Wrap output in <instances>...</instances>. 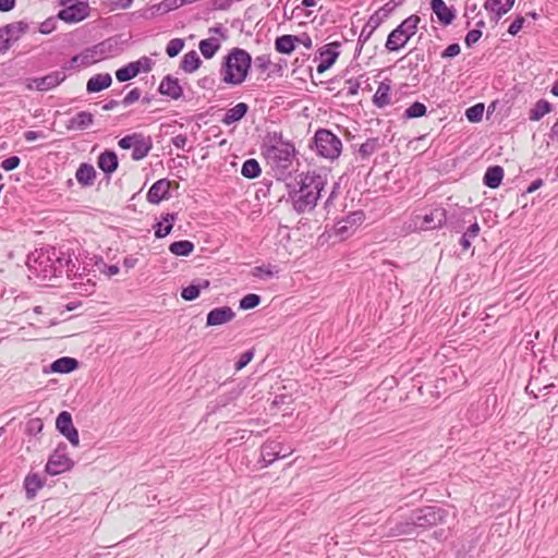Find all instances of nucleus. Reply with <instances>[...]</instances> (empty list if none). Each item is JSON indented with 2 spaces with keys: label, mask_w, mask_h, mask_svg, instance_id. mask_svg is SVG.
I'll return each mask as SVG.
<instances>
[{
  "label": "nucleus",
  "mask_w": 558,
  "mask_h": 558,
  "mask_svg": "<svg viewBox=\"0 0 558 558\" xmlns=\"http://www.w3.org/2000/svg\"><path fill=\"white\" fill-rule=\"evenodd\" d=\"M553 106L546 99H539L530 110L529 118L531 121H539L545 114L549 113Z\"/></svg>",
  "instance_id": "obj_33"
},
{
  "label": "nucleus",
  "mask_w": 558,
  "mask_h": 558,
  "mask_svg": "<svg viewBox=\"0 0 558 558\" xmlns=\"http://www.w3.org/2000/svg\"><path fill=\"white\" fill-rule=\"evenodd\" d=\"M254 352L252 350L245 351L241 354L240 359L235 363V369L240 371L244 368L253 359Z\"/></svg>",
  "instance_id": "obj_54"
},
{
  "label": "nucleus",
  "mask_w": 558,
  "mask_h": 558,
  "mask_svg": "<svg viewBox=\"0 0 558 558\" xmlns=\"http://www.w3.org/2000/svg\"><path fill=\"white\" fill-rule=\"evenodd\" d=\"M484 113V105L483 104H476L465 111V117L470 122H478L482 120Z\"/></svg>",
  "instance_id": "obj_47"
},
{
  "label": "nucleus",
  "mask_w": 558,
  "mask_h": 558,
  "mask_svg": "<svg viewBox=\"0 0 558 558\" xmlns=\"http://www.w3.org/2000/svg\"><path fill=\"white\" fill-rule=\"evenodd\" d=\"M179 8L178 0H163L159 3L149 5L147 8H144L142 10H138L133 13L134 16L144 19V20H151L158 15H163L170 11H173Z\"/></svg>",
  "instance_id": "obj_10"
},
{
  "label": "nucleus",
  "mask_w": 558,
  "mask_h": 558,
  "mask_svg": "<svg viewBox=\"0 0 558 558\" xmlns=\"http://www.w3.org/2000/svg\"><path fill=\"white\" fill-rule=\"evenodd\" d=\"M138 134L140 133H133V134H130V135H126L124 137H122L120 141H119V146L122 148V149H130V148H133L134 146V143L136 141V138H138Z\"/></svg>",
  "instance_id": "obj_56"
},
{
  "label": "nucleus",
  "mask_w": 558,
  "mask_h": 558,
  "mask_svg": "<svg viewBox=\"0 0 558 558\" xmlns=\"http://www.w3.org/2000/svg\"><path fill=\"white\" fill-rule=\"evenodd\" d=\"M241 173L247 179H255L260 174V167L257 160L247 159L244 161Z\"/></svg>",
  "instance_id": "obj_43"
},
{
  "label": "nucleus",
  "mask_w": 558,
  "mask_h": 558,
  "mask_svg": "<svg viewBox=\"0 0 558 558\" xmlns=\"http://www.w3.org/2000/svg\"><path fill=\"white\" fill-rule=\"evenodd\" d=\"M142 93H141V89L140 88H133L132 90H130L126 96L124 97V99L122 100V104L128 107L134 102H136L140 97H141Z\"/></svg>",
  "instance_id": "obj_58"
},
{
  "label": "nucleus",
  "mask_w": 558,
  "mask_h": 558,
  "mask_svg": "<svg viewBox=\"0 0 558 558\" xmlns=\"http://www.w3.org/2000/svg\"><path fill=\"white\" fill-rule=\"evenodd\" d=\"M482 37V31L481 29H471L468 32L466 36H465V45L468 47H472L474 44H476L480 38Z\"/></svg>",
  "instance_id": "obj_57"
},
{
  "label": "nucleus",
  "mask_w": 558,
  "mask_h": 558,
  "mask_svg": "<svg viewBox=\"0 0 558 558\" xmlns=\"http://www.w3.org/2000/svg\"><path fill=\"white\" fill-rule=\"evenodd\" d=\"M339 46H340V44L335 41V43L325 45L324 47H322L319 49L320 62L317 65L318 73H324L325 71H327L329 68L332 66V64L336 62L337 58L339 57V52L331 48L332 47L337 48Z\"/></svg>",
  "instance_id": "obj_16"
},
{
  "label": "nucleus",
  "mask_w": 558,
  "mask_h": 558,
  "mask_svg": "<svg viewBox=\"0 0 558 558\" xmlns=\"http://www.w3.org/2000/svg\"><path fill=\"white\" fill-rule=\"evenodd\" d=\"M75 178L84 186H89L96 178L95 168L89 163H82L76 170Z\"/></svg>",
  "instance_id": "obj_27"
},
{
  "label": "nucleus",
  "mask_w": 558,
  "mask_h": 558,
  "mask_svg": "<svg viewBox=\"0 0 558 558\" xmlns=\"http://www.w3.org/2000/svg\"><path fill=\"white\" fill-rule=\"evenodd\" d=\"M74 0H61L64 8L59 11L58 17L66 23H77L88 16L89 5L87 2H73Z\"/></svg>",
  "instance_id": "obj_7"
},
{
  "label": "nucleus",
  "mask_w": 558,
  "mask_h": 558,
  "mask_svg": "<svg viewBox=\"0 0 558 558\" xmlns=\"http://www.w3.org/2000/svg\"><path fill=\"white\" fill-rule=\"evenodd\" d=\"M65 78L66 75L64 71L61 70L51 72L43 77L34 78L33 84L36 89L40 92H47L60 85Z\"/></svg>",
  "instance_id": "obj_13"
},
{
  "label": "nucleus",
  "mask_w": 558,
  "mask_h": 558,
  "mask_svg": "<svg viewBox=\"0 0 558 558\" xmlns=\"http://www.w3.org/2000/svg\"><path fill=\"white\" fill-rule=\"evenodd\" d=\"M299 40L294 35H282L277 37L275 48L280 53H291L295 48V43Z\"/></svg>",
  "instance_id": "obj_30"
},
{
  "label": "nucleus",
  "mask_w": 558,
  "mask_h": 558,
  "mask_svg": "<svg viewBox=\"0 0 558 558\" xmlns=\"http://www.w3.org/2000/svg\"><path fill=\"white\" fill-rule=\"evenodd\" d=\"M116 47H117V43L114 40L107 39V40H104V41L93 46L90 49L98 62L102 59L113 56V53L116 51Z\"/></svg>",
  "instance_id": "obj_23"
},
{
  "label": "nucleus",
  "mask_w": 558,
  "mask_h": 558,
  "mask_svg": "<svg viewBox=\"0 0 558 558\" xmlns=\"http://www.w3.org/2000/svg\"><path fill=\"white\" fill-rule=\"evenodd\" d=\"M426 106L422 102H413L405 111L403 117L407 119L421 118L426 114Z\"/></svg>",
  "instance_id": "obj_46"
},
{
  "label": "nucleus",
  "mask_w": 558,
  "mask_h": 558,
  "mask_svg": "<svg viewBox=\"0 0 558 558\" xmlns=\"http://www.w3.org/2000/svg\"><path fill=\"white\" fill-rule=\"evenodd\" d=\"M235 317L234 311L229 306L216 307L207 314V326H219L231 322Z\"/></svg>",
  "instance_id": "obj_15"
},
{
  "label": "nucleus",
  "mask_w": 558,
  "mask_h": 558,
  "mask_svg": "<svg viewBox=\"0 0 558 558\" xmlns=\"http://www.w3.org/2000/svg\"><path fill=\"white\" fill-rule=\"evenodd\" d=\"M524 17L522 16H518L509 26L508 28V33L510 35H517L523 27V24H524Z\"/></svg>",
  "instance_id": "obj_63"
},
{
  "label": "nucleus",
  "mask_w": 558,
  "mask_h": 558,
  "mask_svg": "<svg viewBox=\"0 0 558 558\" xmlns=\"http://www.w3.org/2000/svg\"><path fill=\"white\" fill-rule=\"evenodd\" d=\"M153 148V141L149 136H145L142 133L138 134V138H136L133 151H132V158L134 160H142L144 159L149 151Z\"/></svg>",
  "instance_id": "obj_20"
},
{
  "label": "nucleus",
  "mask_w": 558,
  "mask_h": 558,
  "mask_svg": "<svg viewBox=\"0 0 558 558\" xmlns=\"http://www.w3.org/2000/svg\"><path fill=\"white\" fill-rule=\"evenodd\" d=\"M44 428V423L41 418L34 417L27 421L26 423V433L28 435H37L39 434Z\"/></svg>",
  "instance_id": "obj_50"
},
{
  "label": "nucleus",
  "mask_w": 558,
  "mask_h": 558,
  "mask_svg": "<svg viewBox=\"0 0 558 558\" xmlns=\"http://www.w3.org/2000/svg\"><path fill=\"white\" fill-rule=\"evenodd\" d=\"M51 248L40 250L34 257H28V266L44 279L56 277V268L51 256Z\"/></svg>",
  "instance_id": "obj_8"
},
{
  "label": "nucleus",
  "mask_w": 558,
  "mask_h": 558,
  "mask_svg": "<svg viewBox=\"0 0 558 558\" xmlns=\"http://www.w3.org/2000/svg\"><path fill=\"white\" fill-rule=\"evenodd\" d=\"M314 143L317 154L326 159L335 160L341 154L342 142L329 130L319 129L316 131Z\"/></svg>",
  "instance_id": "obj_6"
},
{
  "label": "nucleus",
  "mask_w": 558,
  "mask_h": 558,
  "mask_svg": "<svg viewBox=\"0 0 558 558\" xmlns=\"http://www.w3.org/2000/svg\"><path fill=\"white\" fill-rule=\"evenodd\" d=\"M170 181L160 179L156 181L147 192L146 198L150 204H159L169 198Z\"/></svg>",
  "instance_id": "obj_14"
},
{
  "label": "nucleus",
  "mask_w": 558,
  "mask_h": 558,
  "mask_svg": "<svg viewBox=\"0 0 558 558\" xmlns=\"http://www.w3.org/2000/svg\"><path fill=\"white\" fill-rule=\"evenodd\" d=\"M72 465L73 462L64 452V448L57 449L48 459L46 472L50 475H58L70 470Z\"/></svg>",
  "instance_id": "obj_9"
},
{
  "label": "nucleus",
  "mask_w": 558,
  "mask_h": 558,
  "mask_svg": "<svg viewBox=\"0 0 558 558\" xmlns=\"http://www.w3.org/2000/svg\"><path fill=\"white\" fill-rule=\"evenodd\" d=\"M379 21L372 16L365 26L362 28V32L357 39V45L363 46L372 36L374 31L378 27Z\"/></svg>",
  "instance_id": "obj_42"
},
{
  "label": "nucleus",
  "mask_w": 558,
  "mask_h": 558,
  "mask_svg": "<svg viewBox=\"0 0 558 558\" xmlns=\"http://www.w3.org/2000/svg\"><path fill=\"white\" fill-rule=\"evenodd\" d=\"M447 221V213L444 208L437 207L422 217L420 228L423 230H434L441 228Z\"/></svg>",
  "instance_id": "obj_12"
},
{
  "label": "nucleus",
  "mask_w": 558,
  "mask_h": 558,
  "mask_svg": "<svg viewBox=\"0 0 558 558\" xmlns=\"http://www.w3.org/2000/svg\"><path fill=\"white\" fill-rule=\"evenodd\" d=\"M199 50L206 59L213 58L220 48V44L216 38H207L201 40Z\"/></svg>",
  "instance_id": "obj_39"
},
{
  "label": "nucleus",
  "mask_w": 558,
  "mask_h": 558,
  "mask_svg": "<svg viewBox=\"0 0 558 558\" xmlns=\"http://www.w3.org/2000/svg\"><path fill=\"white\" fill-rule=\"evenodd\" d=\"M379 148L378 138H368L365 143H363L359 148V154L363 159L372 156Z\"/></svg>",
  "instance_id": "obj_45"
},
{
  "label": "nucleus",
  "mask_w": 558,
  "mask_h": 558,
  "mask_svg": "<svg viewBox=\"0 0 558 558\" xmlns=\"http://www.w3.org/2000/svg\"><path fill=\"white\" fill-rule=\"evenodd\" d=\"M461 51L459 44H451L449 45L442 52L441 58L442 59H449L457 57Z\"/></svg>",
  "instance_id": "obj_61"
},
{
  "label": "nucleus",
  "mask_w": 558,
  "mask_h": 558,
  "mask_svg": "<svg viewBox=\"0 0 558 558\" xmlns=\"http://www.w3.org/2000/svg\"><path fill=\"white\" fill-rule=\"evenodd\" d=\"M111 83L112 77L109 73H99L88 80L86 84V90L88 93H98L108 88Z\"/></svg>",
  "instance_id": "obj_22"
},
{
  "label": "nucleus",
  "mask_w": 558,
  "mask_h": 558,
  "mask_svg": "<svg viewBox=\"0 0 558 558\" xmlns=\"http://www.w3.org/2000/svg\"><path fill=\"white\" fill-rule=\"evenodd\" d=\"M56 427L59 430L60 434L64 435V433L69 432L74 427L72 422V416L69 412L62 411L57 420H56Z\"/></svg>",
  "instance_id": "obj_44"
},
{
  "label": "nucleus",
  "mask_w": 558,
  "mask_h": 558,
  "mask_svg": "<svg viewBox=\"0 0 558 558\" xmlns=\"http://www.w3.org/2000/svg\"><path fill=\"white\" fill-rule=\"evenodd\" d=\"M278 271L274 267L257 266L252 270V275L259 279H267L274 277Z\"/></svg>",
  "instance_id": "obj_51"
},
{
  "label": "nucleus",
  "mask_w": 558,
  "mask_h": 558,
  "mask_svg": "<svg viewBox=\"0 0 558 558\" xmlns=\"http://www.w3.org/2000/svg\"><path fill=\"white\" fill-rule=\"evenodd\" d=\"M77 365L78 363L75 359L63 356L52 362V364L50 365V369L53 373L66 374L74 371L77 367Z\"/></svg>",
  "instance_id": "obj_29"
},
{
  "label": "nucleus",
  "mask_w": 558,
  "mask_h": 558,
  "mask_svg": "<svg viewBox=\"0 0 558 558\" xmlns=\"http://www.w3.org/2000/svg\"><path fill=\"white\" fill-rule=\"evenodd\" d=\"M177 219V214H167L162 217V221L158 222L155 227L156 238H165L172 230V225Z\"/></svg>",
  "instance_id": "obj_32"
},
{
  "label": "nucleus",
  "mask_w": 558,
  "mask_h": 558,
  "mask_svg": "<svg viewBox=\"0 0 558 558\" xmlns=\"http://www.w3.org/2000/svg\"><path fill=\"white\" fill-rule=\"evenodd\" d=\"M430 9L436 14L438 21L444 25H449L456 17L453 8H449L444 0H432Z\"/></svg>",
  "instance_id": "obj_18"
},
{
  "label": "nucleus",
  "mask_w": 558,
  "mask_h": 558,
  "mask_svg": "<svg viewBox=\"0 0 558 558\" xmlns=\"http://www.w3.org/2000/svg\"><path fill=\"white\" fill-rule=\"evenodd\" d=\"M184 47V40L181 38L171 39L166 48V52L170 58L177 57Z\"/></svg>",
  "instance_id": "obj_49"
},
{
  "label": "nucleus",
  "mask_w": 558,
  "mask_h": 558,
  "mask_svg": "<svg viewBox=\"0 0 558 558\" xmlns=\"http://www.w3.org/2000/svg\"><path fill=\"white\" fill-rule=\"evenodd\" d=\"M11 47V38L3 32V28L0 27V53H4Z\"/></svg>",
  "instance_id": "obj_62"
},
{
  "label": "nucleus",
  "mask_w": 558,
  "mask_h": 558,
  "mask_svg": "<svg viewBox=\"0 0 558 558\" xmlns=\"http://www.w3.org/2000/svg\"><path fill=\"white\" fill-rule=\"evenodd\" d=\"M295 149L287 142H281L267 147L264 151L267 165L272 169L277 178L284 177L292 166Z\"/></svg>",
  "instance_id": "obj_4"
},
{
  "label": "nucleus",
  "mask_w": 558,
  "mask_h": 558,
  "mask_svg": "<svg viewBox=\"0 0 558 558\" xmlns=\"http://www.w3.org/2000/svg\"><path fill=\"white\" fill-rule=\"evenodd\" d=\"M252 65L251 54L241 48H233L226 57L220 70L222 81L230 85L242 84Z\"/></svg>",
  "instance_id": "obj_2"
},
{
  "label": "nucleus",
  "mask_w": 558,
  "mask_h": 558,
  "mask_svg": "<svg viewBox=\"0 0 558 558\" xmlns=\"http://www.w3.org/2000/svg\"><path fill=\"white\" fill-rule=\"evenodd\" d=\"M283 446L278 441H267L260 448V458L264 462V466L270 465L275 460L279 458H286L292 453V450L282 451Z\"/></svg>",
  "instance_id": "obj_11"
},
{
  "label": "nucleus",
  "mask_w": 558,
  "mask_h": 558,
  "mask_svg": "<svg viewBox=\"0 0 558 558\" xmlns=\"http://www.w3.org/2000/svg\"><path fill=\"white\" fill-rule=\"evenodd\" d=\"M480 226L477 222L472 223L468 230L460 238V245L463 251H466L471 247L472 240L475 239L480 233Z\"/></svg>",
  "instance_id": "obj_41"
},
{
  "label": "nucleus",
  "mask_w": 558,
  "mask_h": 558,
  "mask_svg": "<svg viewBox=\"0 0 558 558\" xmlns=\"http://www.w3.org/2000/svg\"><path fill=\"white\" fill-rule=\"evenodd\" d=\"M21 160L17 156H11L1 162V168L5 171L14 170L19 167Z\"/></svg>",
  "instance_id": "obj_60"
},
{
  "label": "nucleus",
  "mask_w": 558,
  "mask_h": 558,
  "mask_svg": "<svg viewBox=\"0 0 558 558\" xmlns=\"http://www.w3.org/2000/svg\"><path fill=\"white\" fill-rule=\"evenodd\" d=\"M421 19L418 15H410L398 25L387 38L385 47L388 51H398L407 45L410 38L416 33Z\"/></svg>",
  "instance_id": "obj_5"
},
{
  "label": "nucleus",
  "mask_w": 558,
  "mask_h": 558,
  "mask_svg": "<svg viewBox=\"0 0 558 558\" xmlns=\"http://www.w3.org/2000/svg\"><path fill=\"white\" fill-rule=\"evenodd\" d=\"M3 32L9 35L11 41L17 40L22 34L26 33L28 29V24L24 21H19L14 23L7 24L2 27Z\"/></svg>",
  "instance_id": "obj_36"
},
{
  "label": "nucleus",
  "mask_w": 558,
  "mask_h": 558,
  "mask_svg": "<svg viewBox=\"0 0 558 558\" xmlns=\"http://www.w3.org/2000/svg\"><path fill=\"white\" fill-rule=\"evenodd\" d=\"M390 84L380 82L375 95L373 96V102L378 108H384L390 104Z\"/></svg>",
  "instance_id": "obj_28"
},
{
  "label": "nucleus",
  "mask_w": 558,
  "mask_h": 558,
  "mask_svg": "<svg viewBox=\"0 0 558 558\" xmlns=\"http://www.w3.org/2000/svg\"><path fill=\"white\" fill-rule=\"evenodd\" d=\"M270 64L269 54H260L254 59V65L262 72L266 71Z\"/></svg>",
  "instance_id": "obj_55"
},
{
  "label": "nucleus",
  "mask_w": 558,
  "mask_h": 558,
  "mask_svg": "<svg viewBox=\"0 0 558 558\" xmlns=\"http://www.w3.org/2000/svg\"><path fill=\"white\" fill-rule=\"evenodd\" d=\"M447 511L440 507L427 506L417 509L412 512L408 521L399 523L392 529L390 535L399 536L404 534H411L413 529L418 527H432L440 524L445 521Z\"/></svg>",
  "instance_id": "obj_3"
},
{
  "label": "nucleus",
  "mask_w": 558,
  "mask_h": 558,
  "mask_svg": "<svg viewBox=\"0 0 558 558\" xmlns=\"http://www.w3.org/2000/svg\"><path fill=\"white\" fill-rule=\"evenodd\" d=\"M209 287L208 280H203L202 283L198 284H190L186 288H183L181 291V296L185 301H193L198 298L202 289H207Z\"/></svg>",
  "instance_id": "obj_37"
},
{
  "label": "nucleus",
  "mask_w": 558,
  "mask_h": 558,
  "mask_svg": "<svg viewBox=\"0 0 558 558\" xmlns=\"http://www.w3.org/2000/svg\"><path fill=\"white\" fill-rule=\"evenodd\" d=\"M50 253L52 256L53 268H56V277L62 276L66 264H72L71 256L61 252H57L54 247H51Z\"/></svg>",
  "instance_id": "obj_31"
},
{
  "label": "nucleus",
  "mask_w": 558,
  "mask_h": 558,
  "mask_svg": "<svg viewBox=\"0 0 558 558\" xmlns=\"http://www.w3.org/2000/svg\"><path fill=\"white\" fill-rule=\"evenodd\" d=\"M201 59L195 50H191L184 54L181 61V69L186 73L195 72L201 64Z\"/></svg>",
  "instance_id": "obj_35"
},
{
  "label": "nucleus",
  "mask_w": 558,
  "mask_h": 558,
  "mask_svg": "<svg viewBox=\"0 0 558 558\" xmlns=\"http://www.w3.org/2000/svg\"><path fill=\"white\" fill-rule=\"evenodd\" d=\"M44 483L43 481L40 480L39 475L37 474H31V475H27L25 481H24V488H25V492H26V497L27 499H33L38 489H40L43 487Z\"/></svg>",
  "instance_id": "obj_34"
},
{
  "label": "nucleus",
  "mask_w": 558,
  "mask_h": 558,
  "mask_svg": "<svg viewBox=\"0 0 558 558\" xmlns=\"http://www.w3.org/2000/svg\"><path fill=\"white\" fill-rule=\"evenodd\" d=\"M514 1L515 0H486L484 8L495 14V22H497L504 14L510 11Z\"/></svg>",
  "instance_id": "obj_19"
},
{
  "label": "nucleus",
  "mask_w": 558,
  "mask_h": 558,
  "mask_svg": "<svg viewBox=\"0 0 558 558\" xmlns=\"http://www.w3.org/2000/svg\"><path fill=\"white\" fill-rule=\"evenodd\" d=\"M73 446H78L80 438H78V432L75 427L70 429L69 432L64 433L63 435Z\"/></svg>",
  "instance_id": "obj_64"
},
{
  "label": "nucleus",
  "mask_w": 558,
  "mask_h": 558,
  "mask_svg": "<svg viewBox=\"0 0 558 558\" xmlns=\"http://www.w3.org/2000/svg\"><path fill=\"white\" fill-rule=\"evenodd\" d=\"M193 250L194 244L187 240L175 241L169 246V251L177 256H189Z\"/></svg>",
  "instance_id": "obj_40"
},
{
  "label": "nucleus",
  "mask_w": 558,
  "mask_h": 558,
  "mask_svg": "<svg viewBox=\"0 0 558 558\" xmlns=\"http://www.w3.org/2000/svg\"><path fill=\"white\" fill-rule=\"evenodd\" d=\"M248 106L244 102H239L234 107L227 110L222 118V123L231 125L240 121L247 112Z\"/></svg>",
  "instance_id": "obj_24"
},
{
  "label": "nucleus",
  "mask_w": 558,
  "mask_h": 558,
  "mask_svg": "<svg viewBox=\"0 0 558 558\" xmlns=\"http://www.w3.org/2000/svg\"><path fill=\"white\" fill-rule=\"evenodd\" d=\"M326 184V175L316 171L299 173L294 182L288 184V197L292 203L293 209L298 214L314 210Z\"/></svg>",
  "instance_id": "obj_1"
},
{
  "label": "nucleus",
  "mask_w": 558,
  "mask_h": 558,
  "mask_svg": "<svg viewBox=\"0 0 558 558\" xmlns=\"http://www.w3.org/2000/svg\"><path fill=\"white\" fill-rule=\"evenodd\" d=\"M158 90L161 95L174 100L179 99L183 95V89L179 84V80L171 75H167L162 78Z\"/></svg>",
  "instance_id": "obj_17"
},
{
  "label": "nucleus",
  "mask_w": 558,
  "mask_h": 558,
  "mask_svg": "<svg viewBox=\"0 0 558 558\" xmlns=\"http://www.w3.org/2000/svg\"><path fill=\"white\" fill-rule=\"evenodd\" d=\"M504 178V169L500 166L489 167L483 178V182L490 189H496L500 185Z\"/></svg>",
  "instance_id": "obj_26"
},
{
  "label": "nucleus",
  "mask_w": 558,
  "mask_h": 558,
  "mask_svg": "<svg viewBox=\"0 0 558 558\" xmlns=\"http://www.w3.org/2000/svg\"><path fill=\"white\" fill-rule=\"evenodd\" d=\"M260 296L254 293L246 294L240 300L241 310H251L259 305Z\"/></svg>",
  "instance_id": "obj_48"
},
{
  "label": "nucleus",
  "mask_w": 558,
  "mask_h": 558,
  "mask_svg": "<svg viewBox=\"0 0 558 558\" xmlns=\"http://www.w3.org/2000/svg\"><path fill=\"white\" fill-rule=\"evenodd\" d=\"M118 157L112 150H105L101 153L97 160V166L107 174L110 175L118 168Z\"/></svg>",
  "instance_id": "obj_21"
},
{
  "label": "nucleus",
  "mask_w": 558,
  "mask_h": 558,
  "mask_svg": "<svg viewBox=\"0 0 558 558\" xmlns=\"http://www.w3.org/2000/svg\"><path fill=\"white\" fill-rule=\"evenodd\" d=\"M364 213L361 211V210H356V211H353L351 214H349L347 216V218L344 219V222L345 223H349L350 227H354V226H359L363 222L364 220Z\"/></svg>",
  "instance_id": "obj_52"
},
{
  "label": "nucleus",
  "mask_w": 558,
  "mask_h": 558,
  "mask_svg": "<svg viewBox=\"0 0 558 558\" xmlns=\"http://www.w3.org/2000/svg\"><path fill=\"white\" fill-rule=\"evenodd\" d=\"M94 122V117L90 112L80 111L72 119H70L68 129L70 130H85Z\"/></svg>",
  "instance_id": "obj_25"
},
{
  "label": "nucleus",
  "mask_w": 558,
  "mask_h": 558,
  "mask_svg": "<svg viewBox=\"0 0 558 558\" xmlns=\"http://www.w3.org/2000/svg\"><path fill=\"white\" fill-rule=\"evenodd\" d=\"M140 73L138 63H129L125 66L120 68L116 72V77L119 82H126L135 77Z\"/></svg>",
  "instance_id": "obj_38"
},
{
  "label": "nucleus",
  "mask_w": 558,
  "mask_h": 558,
  "mask_svg": "<svg viewBox=\"0 0 558 558\" xmlns=\"http://www.w3.org/2000/svg\"><path fill=\"white\" fill-rule=\"evenodd\" d=\"M77 57H81L78 61H80V65H83V66L90 65V64L97 62V60H96L94 53L92 52L90 48L86 49L81 54H77Z\"/></svg>",
  "instance_id": "obj_53"
},
{
  "label": "nucleus",
  "mask_w": 558,
  "mask_h": 558,
  "mask_svg": "<svg viewBox=\"0 0 558 558\" xmlns=\"http://www.w3.org/2000/svg\"><path fill=\"white\" fill-rule=\"evenodd\" d=\"M189 140H187V136L185 134H179L174 137L171 138V143L179 149H182V150H185V151H190L191 150V147L190 148H186V144H187Z\"/></svg>",
  "instance_id": "obj_59"
}]
</instances>
